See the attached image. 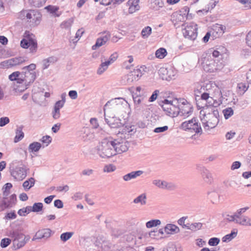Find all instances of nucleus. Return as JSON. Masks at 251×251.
<instances>
[{
	"mask_svg": "<svg viewBox=\"0 0 251 251\" xmlns=\"http://www.w3.org/2000/svg\"><path fill=\"white\" fill-rule=\"evenodd\" d=\"M27 169L24 164H21L20 166L16 167L11 172V176L15 179L18 180H22L24 179L27 175Z\"/></svg>",
	"mask_w": 251,
	"mask_h": 251,
	"instance_id": "1a4fd4ad",
	"label": "nucleus"
},
{
	"mask_svg": "<svg viewBox=\"0 0 251 251\" xmlns=\"http://www.w3.org/2000/svg\"><path fill=\"white\" fill-rule=\"evenodd\" d=\"M57 61L55 57L51 56L43 61V69H46L50 66V63H53Z\"/></svg>",
	"mask_w": 251,
	"mask_h": 251,
	"instance_id": "cd10ccee",
	"label": "nucleus"
},
{
	"mask_svg": "<svg viewBox=\"0 0 251 251\" xmlns=\"http://www.w3.org/2000/svg\"><path fill=\"white\" fill-rule=\"evenodd\" d=\"M161 221L158 219H153L147 222L146 223V226L147 228H150L156 227L161 224Z\"/></svg>",
	"mask_w": 251,
	"mask_h": 251,
	"instance_id": "c85d7f7f",
	"label": "nucleus"
},
{
	"mask_svg": "<svg viewBox=\"0 0 251 251\" xmlns=\"http://www.w3.org/2000/svg\"><path fill=\"white\" fill-rule=\"evenodd\" d=\"M34 37V35L32 33H30L29 31H26L24 33V39H27L28 41L36 40L33 38Z\"/></svg>",
	"mask_w": 251,
	"mask_h": 251,
	"instance_id": "338daca9",
	"label": "nucleus"
},
{
	"mask_svg": "<svg viewBox=\"0 0 251 251\" xmlns=\"http://www.w3.org/2000/svg\"><path fill=\"white\" fill-rule=\"evenodd\" d=\"M152 4H153V8L156 9L162 7L164 5L163 0H153Z\"/></svg>",
	"mask_w": 251,
	"mask_h": 251,
	"instance_id": "3c124183",
	"label": "nucleus"
},
{
	"mask_svg": "<svg viewBox=\"0 0 251 251\" xmlns=\"http://www.w3.org/2000/svg\"><path fill=\"white\" fill-rule=\"evenodd\" d=\"M125 105H126V101L122 98L111 99L104 105V113H106L110 116L120 115L124 111Z\"/></svg>",
	"mask_w": 251,
	"mask_h": 251,
	"instance_id": "f257e3e1",
	"label": "nucleus"
},
{
	"mask_svg": "<svg viewBox=\"0 0 251 251\" xmlns=\"http://www.w3.org/2000/svg\"><path fill=\"white\" fill-rule=\"evenodd\" d=\"M246 41L247 45L251 48V30L246 35Z\"/></svg>",
	"mask_w": 251,
	"mask_h": 251,
	"instance_id": "774afa93",
	"label": "nucleus"
},
{
	"mask_svg": "<svg viewBox=\"0 0 251 251\" xmlns=\"http://www.w3.org/2000/svg\"><path fill=\"white\" fill-rule=\"evenodd\" d=\"M11 242V239L9 238H3L1 241L0 246L3 248H6L10 245Z\"/></svg>",
	"mask_w": 251,
	"mask_h": 251,
	"instance_id": "6e6d98bb",
	"label": "nucleus"
},
{
	"mask_svg": "<svg viewBox=\"0 0 251 251\" xmlns=\"http://www.w3.org/2000/svg\"><path fill=\"white\" fill-rule=\"evenodd\" d=\"M29 46V50L31 52L34 53L36 52L37 49V43L36 40H31Z\"/></svg>",
	"mask_w": 251,
	"mask_h": 251,
	"instance_id": "a18cd8bd",
	"label": "nucleus"
},
{
	"mask_svg": "<svg viewBox=\"0 0 251 251\" xmlns=\"http://www.w3.org/2000/svg\"><path fill=\"white\" fill-rule=\"evenodd\" d=\"M73 234L74 232H66L63 233L60 235V239L63 242H66L70 239Z\"/></svg>",
	"mask_w": 251,
	"mask_h": 251,
	"instance_id": "4c0bfd02",
	"label": "nucleus"
},
{
	"mask_svg": "<svg viewBox=\"0 0 251 251\" xmlns=\"http://www.w3.org/2000/svg\"><path fill=\"white\" fill-rule=\"evenodd\" d=\"M22 14H26V19L28 20V21L29 20V22H31L32 16L35 17L36 15V11L34 10H31L28 12L27 10H23L21 11V15Z\"/></svg>",
	"mask_w": 251,
	"mask_h": 251,
	"instance_id": "c9c22d12",
	"label": "nucleus"
},
{
	"mask_svg": "<svg viewBox=\"0 0 251 251\" xmlns=\"http://www.w3.org/2000/svg\"><path fill=\"white\" fill-rule=\"evenodd\" d=\"M110 34L109 33H106L104 36L98 38L97 39L96 42L94 45L92 47V50H95L98 48L101 47L104 45L110 39Z\"/></svg>",
	"mask_w": 251,
	"mask_h": 251,
	"instance_id": "412c9836",
	"label": "nucleus"
},
{
	"mask_svg": "<svg viewBox=\"0 0 251 251\" xmlns=\"http://www.w3.org/2000/svg\"><path fill=\"white\" fill-rule=\"evenodd\" d=\"M13 242V246L16 248V250L19 249L24 247L26 244L25 235L21 233L16 234Z\"/></svg>",
	"mask_w": 251,
	"mask_h": 251,
	"instance_id": "a211bd4d",
	"label": "nucleus"
},
{
	"mask_svg": "<svg viewBox=\"0 0 251 251\" xmlns=\"http://www.w3.org/2000/svg\"><path fill=\"white\" fill-rule=\"evenodd\" d=\"M43 207V203L41 202H35L32 206L33 212H39L42 210Z\"/></svg>",
	"mask_w": 251,
	"mask_h": 251,
	"instance_id": "79ce46f5",
	"label": "nucleus"
},
{
	"mask_svg": "<svg viewBox=\"0 0 251 251\" xmlns=\"http://www.w3.org/2000/svg\"><path fill=\"white\" fill-rule=\"evenodd\" d=\"M202 224L201 223H194L191 224L190 230L192 231H197L200 229L202 227Z\"/></svg>",
	"mask_w": 251,
	"mask_h": 251,
	"instance_id": "49530a36",
	"label": "nucleus"
},
{
	"mask_svg": "<svg viewBox=\"0 0 251 251\" xmlns=\"http://www.w3.org/2000/svg\"><path fill=\"white\" fill-rule=\"evenodd\" d=\"M185 102H187L186 100L182 102V103L183 104V106L180 108L179 115L180 116L187 117L192 114L193 112V107L190 104H186Z\"/></svg>",
	"mask_w": 251,
	"mask_h": 251,
	"instance_id": "6ab92c4d",
	"label": "nucleus"
},
{
	"mask_svg": "<svg viewBox=\"0 0 251 251\" xmlns=\"http://www.w3.org/2000/svg\"><path fill=\"white\" fill-rule=\"evenodd\" d=\"M42 147L41 143L37 142H34L29 144L28 146V151L29 152H34L38 151Z\"/></svg>",
	"mask_w": 251,
	"mask_h": 251,
	"instance_id": "393cba45",
	"label": "nucleus"
},
{
	"mask_svg": "<svg viewBox=\"0 0 251 251\" xmlns=\"http://www.w3.org/2000/svg\"><path fill=\"white\" fill-rule=\"evenodd\" d=\"M52 117L54 119H58L60 117V109L54 108L52 112Z\"/></svg>",
	"mask_w": 251,
	"mask_h": 251,
	"instance_id": "e2e57ef3",
	"label": "nucleus"
},
{
	"mask_svg": "<svg viewBox=\"0 0 251 251\" xmlns=\"http://www.w3.org/2000/svg\"><path fill=\"white\" fill-rule=\"evenodd\" d=\"M196 169L201 173L205 182L208 184H211L212 182L213 177L212 174L206 168L200 164H198L196 166Z\"/></svg>",
	"mask_w": 251,
	"mask_h": 251,
	"instance_id": "ddd939ff",
	"label": "nucleus"
},
{
	"mask_svg": "<svg viewBox=\"0 0 251 251\" xmlns=\"http://www.w3.org/2000/svg\"><path fill=\"white\" fill-rule=\"evenodd\" d=\"M151 33V28L150 26H147L144 28L141 32V35L144 38H147Z\"/></svg>",
	"mask_w": 251,
	"mask_h": 251,
	"instance_id": "58836bf2",
	"label": "nucleus"
},
{
	"mask_svg": "<svg viewBox=\"0 0 251 251\" xmlns=\"http://www.w3.org/2000/svg\"><path fill=\"white\" fill-rule=\"evenodd\" d=\"M152 183L158 187L164 189L166 181L156 179L153 181Z\"/></svg>",
	"mask_w": 251,
	"mask_h": 251,
	"instance_id": "de8ad7c7",
	"label": "nucleus"
},
{
	"mask_svg": "<svg viewBox=\"0 0 251 251\" xmlns=\"http://www.w3.org/2000/svg\"><path fill=\"white\" fill-rule=\"evenodd\" d=\"M41 141L43 144H45V145L43 146V148H44L45 147L48 146L51 143V138L49 135H46L42 137Z\"/></svg>",
	"mask_w": 251,
	"mask_h": 251,
	"instance_id": "37998d69",
	"label": "nucleus"
},
{
	"mask_svg": "<svg viewBox=\"0 0 251 251\" xmlns=\"http://www.w3.org/2000/svg\"><path fill=\"white\" fill-rule=\"evenodd\" d=\"M242 220V223H241V225L245 226H251V218L246 216Z\"/></svg>",
	"mask_w": 251,
	"mask_h": 251,
	"instance_id": "bf43d9fd",
	"label": "nucleus"
},
{
	"mask_svg": "<svg viewBox=\"0 0 251 251\" xmlns=\"http://www.w3.org/2000/svg\"><path fill=\"white\" fill-rule=\"evenodd\" d=\"M211 84L209 82L205 83V84H203L202 86H201V92H202V91H206V92L209 93V90L211 89Z\"/></svg>",
	"mask_w": 251,
	"mask_h": 251,
	"instance_id": "0e129e2a",
	"label": "nucleus"
},
{
	"mask_svg": "<svg viewBox=\"0 0 251 251\" xmlns=\"http://www.w3.org/2000/svg\"><path fill=\"white\" fill-rule=\"evenodd\" d=\"M36 78V75L35 72L23 71L21 74L19 81L21 82V84L24 83L29 85L34 82Z\"/></svg>",
	"mask_w": 251,
	"mask_h": 251,
	"instance_id": "9b49d317",
	"label": "nucleus"
},
{
	"mask_svg": "<svg viewBox=\"0 0 251 251\" xmlns=\"http://www.w3.org/2000/svg\"><path fill=\"white\" fill-rule=\"evenodd\" d=\"M163 251H179L177 250L176 246L173 244H169Z\"/></svg>",
	"mask_w": 251,
	"mask_h": 251,
	"instance_id": "4d7b16f0",
	"label": "nucleus"
},
{
	"mask_svg": "<svg viewBox=\"0 0 251 251\" xmlns=\"http://www.w3.org/2000/svg\"><path fill=\"white\" fill-rule=\"evenodd\" d=\"M237 234V231H232L230 233L225 235L222 238V241L223 242H228L234 238Z\"/></svg>",
	"mask_w": 251,
	"mask_h": 251,
	"instance_id": "c756f323",
	"label": "nucleus"
},
{
	"mask_svg": "<svg viewBox=\"0 0 251 251\" xmlns=\"http://www.w3.org/2000/svg\"><path fill=\"white\" fill-rule=\"evenodd\" d=\"M197 30V25L194 23H191L185 27L183 31V34L185 38L194 40L198 35Z\"/></svg>",
	"mask_w": 251,
	"mask_h": 251,
	"instance_id": "0eeeda50",
	"label": "nucleus"
},
{
	"mask_svg": "<svg viewBox=\"0 0 251 251\" xmlns=\"http://www.w3.org/2000/svg\"><path fill=\"white\" fill-rule=\"evenodd\" d=\"M208 195L211 198V201L213 203H216L219 201L220 196L216 192H208Z\"/></svg>",
	"mask_w": 251,
	"mask_h": 251,
	"instance_id": "ea45409f",
	"label": "nucleus"
},
{
	"mask_svg": "<svg viewBox=\"0 0 251 251\" xmlns=\"http://www.w3.org/2000/svg\"><path fill=\"white\" fill-rule=\"evenodd\" d=\"M23 126H18L16 131V136L14 138V142L17 143L21 140L24 137V133L23 132Z\"/></svg>",
	"mask_w": 251,
	"mask_h": 251,
	"instance_id": "bb28decb",
	"label": "nucleus"
},
{
	"mask_svg": "<svg viewBox=\"0 0 251 251\" xmlns=\"http://www.w3.org/2000/svg\"><path fill=\"white\" fill-rule=\"evenodd\" d=\"M73 23V19L72 20V19H70L68 20L67 21L63 22L61 24L60 26H61V28H68L71 26Z\"/></svg>",
	"mask_w": 251,
	"mask_h": 251,
	"instance_id": "8fccbe9b",
	"label": "nucleus"
},
{
	"mask_svg": "<svg viewBox=\"0 0 251 251\" xmlns=\"http://www.w3.org/2000/svg\"><path fill=\"white\" fill-rule=\"evenodd\" d=\"M181 128L185 130L192 133H195L201 134L202 133V129L199 122L196 118H193L190 120L185 121L181 125Z\"/></svg>",
	"mask_w": 251,
	"mask_h": 251,
	"instance_id": "39448f33",
	"label": "nucleus"
},
{
	"mask_svg": "<svg viewBox=\"0 0 251 251\" xmlns=\"http://www.w3.org/2000/svg\"><path fill=\"white\" fill-rule=\"evenodd\" d=\"M226 49L225 47H220L213 51L212 55L211 56L214 59L220 60V59L223 58V54L226 52Z\"/></svg>",
	"mask_w": 251,
	"mask_h": 251,
	"instance_id": "4be33fe9",
	"label": "nucleus"
},
{
	"mask_svg": "<svg viewBox=\"0 0 251 251\" xmlns=\"http://www.w3.org/2000/svg\"><path fill=\"white\" fill-rule=\"evenodd\" d=\"M114 141L103 139L97 147L98 153L102 158H109L116 154Z\"/></svg>",
	"mask_w": 251,
	"mask_h": 251,
	"instance_id": "7ed1b4c3",
	"label": "nucleus"
},
{
	"mask_svg": "<svg viewBox=\"0 0 251 251\" xmlns=\"http://www.w3.org/2000/svg\"><path fill=\"white\" fill-rule=\"evenodd\" d=\"M116 167L113 164H108L106 165L104 167L103 171L104 172H114L116 170Z\"/></svg>",
	"mask_w": 251,
	"mask_h": 251,
	"instance_id": "603ef678",
	"label": "nucleus"
},
{
	"mask_svg": "<svg viewBox=\"0 0 251 251\" xmlns=\"http://www.w3.org/2000/svg\"><path fill=\"white\" fill-rule=\"evenodd\" d=\"M21 74L19 72H15L9 75V78L11 81H16L15 83L21 84V82L19 81L20 79V75Z\"/></svg>",
	"mask_w": 251,
	"mask_h": 251,
	"instance_id": "473e14b6",
	"label": "nucleus"
},
{
	"mask_svg": "<svg viewBox=\"0 0 251 251\" xmlns=\"http://www.w3.org/2000/svg\"><path fill=\"white\" fill-rule=\"evenodd\" d=\"M167 54V50L163 48L158 49L155 52V56L157 58L162 59L164 58Z\"/></svg>",
	"mask_w": 251,
	"mask_h": 251,
	"instance_id": "2f4dec72",
	"label": "nucleus"
},
{
	"mask_svg": "<svg viewBox=\"0 0 251 251\" xmlns=\"http://www.w3.org/2000/svg\"><path fill=\"white\" fill-rule=\"evenodd\" d=\"M107 68V66L104 64L103 62L101 63L97 70V74L99 75L102 74Z\"/></svg>",
	"mask_w": 251,
	"mask_h": 251,
	"instance_id": "052dcab7",
	"label": "nucleus"
},
{
	"mask_svg": "<svg viewBox=\"0 0 251 251\" xmlns=\"http://www.w3.org/2000/svg\"><path fill=\"white\" fill-rule=\"evenodd\" d=\"M144 172L141 170L133 171L123 176V179L126 181H128L132 179L136 178L143 174Z\"/></svg>",
	"mask_w": 251,
	"mask_h": 251,
	"instance_id": "b1692460",
	"label": "nucleus"
},
{
	"mask_svg": "<svg viewBox=\"0 0 251 251\" xmlns=\"http://www.w3.org/2000/svg\"><path fill=\"white\" fill-rule=\"evenodd\" d=\"M16 86L15 89L17 90L18 91L20 92H23L25 91V89H26L28 88V86L29 85H26V84H17L15 83L14 84Z\"/></svg>",
	"mask_w": 251,
	"mask_h": 251,
	"instance_id": "c03bdc74",
	"label": "nucleus"
},
{
	"mask_svg": "<svg viewBox=\"0 0 251 251\" xmlns=\"http://www.w3.org/2000/svg\"><path fill=\"white\" fill-rule=\"evenodd\" d=\"M203 112V118L201 119L205 130L214 128L219 122V112L215 108L211 107V111L201 110L200 114Z\"/></svg>",
	"mask_w": 251,
	"mask_h": 251,
	"instance_id": "f03ea898",
	"label": "nucleus"
},
{
	"mask_svg": "<svg viewBox=\"0 0 251 251\" xmlns=\"http://www.w3.org/2000/svg\"><path fill=\"white\" fill-rule=\"evenodd\" d=\"M223 112L226 119H228L233 114V110L231 107L224 109Z\"/></svg>",
	"mask_w": 251,
	"mask_h": 251,
	"instance_id": "a19ab883",
	"label": "nucleus"
},
{
	"mask_svg": "<svg viewBox=\"0 0 251 251\" xmlns=\"http://www.w3.org/2000/svg\"><path fill=\"white\" fill-rule=\"evenodd\" d=\"M176 188V186L174 183L166 181V184H165L164 189H167L171 191L175 190Z\"/></svg>",
	"mask_w": 251,
	"mask_h": 251,
	"instance_id": "13d9d810",
	"label": "nucleus"
},
{
	"mask_svg": "<svg viewBox=\"0 0 251 251\" xmlns=\"http://www.w3.org/2000/svg\"><path fill=\"white\" fill-rule=\"evenodd\" d=\"M46 8L47 9V10L49 11H50V12L52 14H54L56 15V16L57 17H58L59 16V14H56V12L58 11V7H54V6H50V5H49L48 6H47L46 7Z\"/></svg>",
	"mask_w": 251,
	"mask_h": 251,
	"instance_id": "680f3d73",
	"label": "nucleus"
},
{
	"mask_svg": "<svg viewBox=\"0 0 251 251\" xmlns=\"http://www.w3.org/2000/svg\"><path fill=\"white\" fill-rule=\"evenodd\" d=\"M132 97L135 104V112L139 113L140 111H143V106L142 105V102L145 100V97L137 93H134L132 95Z\"/></svg>",
	"mask_w": 251,
	"mask_h": 251,
	"instance_id": "4468645a",
	"label": "nucleus"
},
{
	"mask_svg": "<svg viewBox=\"0 0 251 251\" xmlns=\"http://www.w3.org/2000/svg\"><path fill=\"white\" fill-rule=\"evenodd\" d=\"M249 86H247V85L245 83H239L238 84L237 88L238 92L240 95H243L244 93L248 90Z\"/></svg>",
	"mask_w": 251,
	"mask_h": 251,
	"instance_id": "f704fd0d",
	"label": "nucleus"
},
{
	"mask_svg": "<svg viewBox=\"0 0 251 251\" xmlns=\"http://www.w3.org/2000/svg\"><path fill=\"white\" fill-rule=\"evenodd\" d=\"M158 73L162 79L170 81L175 76L176 72L172 68L161 67L158 70Z\"/></svg>",
	"mask_w": 251,
	"mask_h": 251,
	"instance_id": "6e6552de",
	"label": "nucleus"
},
{
	"mask_svg": "<svg viewBox=\"0 0 251 251\" xmlns=\"http://www.w3.org/2000/svg\"><path fill=\"white\" fill-rule=\"evenodd\" d=\"M36 69V65L35 64H31L28 66H25L23 68L24 72L29 71L31 72H35L34 71Z\"/></svg>",
	"mask_w": 251,
	"mask_h": 251,
	"instance_id": "5fc2aeb1",
	"label": "nucleus"
},
{
	"mask_svg": "<svg viewBox=\"0 0 251 251\" xmlns=\"http://www.w3.org/2000/svg\"><path fill=\"white\" fill-rule=\"evenodd\" d=\"M164 231L168 234H174L179 232V227L172 224H168L164 227Z\"/></svg>",
	"mask_w": 251,
	"mask_h": 251,
	"instance_id": "5701e85b",
	"label": "nucleus"
},
{
	"mask_svg": "<svg viewBox=\"0 0 251 251\" xmlns=\"http://www.w3.org/2000/svg\"><path fill=\"white\" fill-rule=\"evenodd\" d=\"M9 60L11 67L19 65L25 61L24 58L22 57L13 58L10 59Z\"/></svg>",
	"mask_w": 251,
	"mask_h": 251,
	"instance_id": "72a5a7b5",
	"label": "nucleus"
},
{
	"mask_svg": "<svg viewBox=\"0 0 251 251\" xmlns=\"http://www.w3.org/2000/svg\"><path fill=\"white\" fill-rule=\"evenodd\" d=\"M51 230L50 228H43L37 231L32 239V241L41 239H47L51 235Z\"/></svg>",
	"mask_w": 251,
	"mask_h": 251,
	"instance_id": "f3484780",
	"label": "nucleus"
},
{
	"mask_svg": "<svg viewBox=\"0 0 251 251\" xmlns=\"http://www.w3.org/2000/svg\"><path fill=\"white\" fill-rule=\"evenodd\" d=\"M30 41H28L27 39H23L21 41L20 45L22 48L24 49H27L29 47L30 45Z\"/></svg>",
	"mask_w": 251,
	"mask_h": 251,
	"instance_id": "864d4df0",
	"label": "nucleus"
},
{
	"mask_svg": "<svg viewBox=\"0 0 251 251\" xmlns=\"http://www.w3.org/2000/svg\"><path fill=\"white\" fill-rule=\"evenodd\" d=\"M16 201L17 198L15 194L11 195L9 199L7 197L3 196L0 206L2 209L11 208L15 205Z\"/></svg>",
	"mask_w": 251,
	"mask_h": 251,
	"instance_id": "2eb2a0df",
	"label": "nucleus"
},
{
	"mask_svg": "<svg viewBox=\"0 0 251 251\" xmlns=\"http://www.w3.org/2000/svg\"><path fill=\"white\" fill-rule=\"evenodd\" d=\"M142 75V73L140 69H134L125 76V79L127 83L131 84L134 81H137Z\"/></svg>",
	"mask_w": 251,
	"mask_h": 251,
	"instance_id": "dca6fc26",
	"label": "nucleus"
},
{
	"mask_svg": "<svg viewBox=\"0 0 251 251\" xmlns=\"http://www.w3.org/2000/svg\"><path fill=\"white\" fill-rule=\"evenodd\" d=\"M162 107L166 115L171 117H175L179 115L180 108L175 103L162 105Z\"/></svg>",
	"mask_w": 251,
	"mask_h": 251,
	"instance_id": "f8f14e48",
	"label": "nucleus"
},
{
	"mask_svg": "<svg viewBox=\"0 0 251 251\" xmlns=\"http://www.w3.org/2000/svg\"><path fill=\"white\" fill-rule=\"evenodd\" d=\"M146 195L145 194H142L135 198L133 202L135 203H140L141 205H144L146 203Z\"/></svg>",
	"mask_w": 251,
	"mask_h": 251,
	"instance_id": "7c9ffc66",
	"label": "nucleus"
},
{
	"mask_svg": "<svg viewBox=\"0 0 251 251\" xmlns=\"http://www.w3.org/2000/svg\"><path fill=\"white\" fill-rule=\"evenodd\" d=\"M159 93V91L158 90H155L153 93L152 94L151 96L150 97V98L149 99V101L150 102H153L154 100H156L157 99V96L158 94Z\"/></svg>",
	"mask_w": 251,
	"mask_h": 251,
	"instance_id": "69168bd1",
	"label": "nucleus"
},
{
	"mask_svg": "<svg viewBox=\"0 0 251 251\" xmlns=\"http://www.w3.org/2000/svg\"><path fill=\"white\" fill-rule=\"evenodd\" d=\"M12 187V184L11 183H6L2 187L3 196L4 197H7L9 194L10 190Z\"/></svg>",
	"mask_w": 251,
	"mask_h": 251,
	"instance_id": "e433bc0d",
	"label": "nucleus"
},
{
	"mask_svg": "<svg viewBox=\"0 0 251 251\" xmlns=\"http://www.w3.org/2000/svg\"><path fill=\"white\" fill-rule=\"evenodd\" d=\"M115 150L117 153H121L128 150V143L127 142L120 143L117 140H114Z\"/></svg>",
	"mask_w": 251,
	"mask_h": 251,
	"instance_id": "aec40b11",
	"label": "nucleus"
},
{
	"mask_svg": "<svg viewBox=\"0 0 251 251\" xmlns=\"http://www.w3.org/2000/svg\"><path fill=\"white\" fill-rule=\"evenodd\" d=\"M35 180L33 177H30L25 180L23 183V186L25 191H28L34 185Z\"/></svg>",
	"mask_w": 251,
	"mask_h": 251,
	"instance_id": "a878e982",
	"label": "nucleus"
},
{
	"mask_svg": "<svg viewBox=\"0 0 251 251\" xmlns=\"http://www.w3.org/2000/svg\"><path fill=\"white\" fill-rule=\"evenodd\" d=\"M220 242L219 238L217 237H212L208 241V244L211 246H216L219 244Z\"/></svg>",
	"mask_w": 251,
	"mask_h": 251,
	"instance_id": "09e8293b",
	"label": "nucleus"
},
{
	"mask_svg": "<svg viewBox=\"0 0 251 251\" xmlns=\"http://www.w3.org/2000/svg\"><path fill=\"white\" fill-rule=\"evenodd\" d=\"M202 66L206 72L214 73L221 70L224 66L223 60L212 58L211 55L203 57Z\"/></svg>",
	"mask_w": 251,
	"mask_h": 251,
	"instance_id": "20e7f679",
	"label": "nucleus"
},
{
	"mask_svg": "<svg viewBox=\"0 0 251 251\" xmlns=\"http://www.w3.org/2000/svg\"><path fill=\"white\" fill-rule=\"evenodd\" d=\"M116 115L110 116L104 113L105 121L111 128H119L123 126L121 119L116 117Z\"/></svg>",
	"mask_w": 251,
	"mask_h": 251,
	"instance_id": "9d476101",
	"label": "nucleus"
},
{
	"mask_svg": "<svg viewBox=\"0 0 251 251\" xmlns=\"http://www.w3.org/2000/svg\"><path fill=\"white\" fill-rule=\"evenodd\" d=\"M210 95V93L208 92H203L201 94L200 100H203L204 102L202 104H200L199 100L197 101V107L199 109H203L205 111H211V107L215 108L213 106L215 100Z\"/></svg>",
	"mask_w": 251,
	"mask_h": 251,
	"instance_id": "423d86ee",
	"label": "nucleus"
}]
</instances>
